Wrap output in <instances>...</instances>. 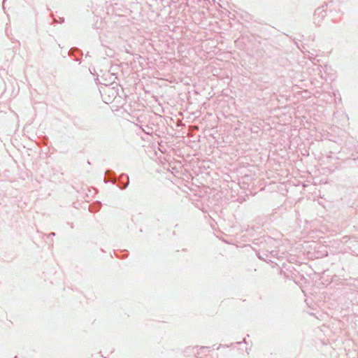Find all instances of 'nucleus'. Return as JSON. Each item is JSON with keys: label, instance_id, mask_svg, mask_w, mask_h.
Returning <instances> with one entry per match:
<instances>
[{"label": "nucleus", "instance_id": "nucleus-1", "mask_svg": "<svg viewBox=\"0 0 358 358\" xmlns=\"http://www.w3.org/2000/svg\"><path fill=\"white\" fill-rule=\"evenodd\" d=\"M126 180V182L125 184L123 185L122 188H125L127 187L128 184H129V177L127 175H125V174H122L120 178V182H122L123 180Z\"/></svg>", "mask_w": 358, "mask_h": 358}, {"label": "nucleus", "instance_id": "nucleus-2", "mask_svg": "<svg viewBox=\"0 0 358 358\" xmlns=\"http://www.w3.org/2000/svg\"><path fill=\"white\" fill-rule=\"evenodd\" d=\"M142 130L147 134H152L153 133V129L148 125L145 128H142Z\"/></svg>", "mask_w": 358, "mask_h": 358}, {"label": "nucleus", "instance_id": "nucleus-3", "mask_svg": "<svg viewBox=\"0 0 358 358\" xmlns=\"http://www.w3.org/2000/svg\"><path fill=\"white\" fill-rule=\"evenodd\" d=\"M320 11V9H317L316 11H315V17L319 15L320 13H318Z\"/></svg>", "mask_w": 358, "mask_h": 358}]
</instances>
